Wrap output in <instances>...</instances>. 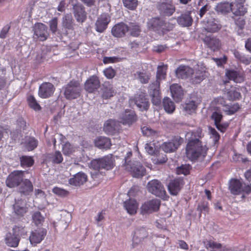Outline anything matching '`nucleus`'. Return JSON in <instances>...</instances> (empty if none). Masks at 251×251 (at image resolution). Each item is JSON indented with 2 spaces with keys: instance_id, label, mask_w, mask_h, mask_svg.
Returning <instances> with one entry per match:
<instances>
[{
  "instance_id": "nucleus-6",
  "label": "nucleus",
  "mask_w": 251,
  "mask_h": 251,
  "mask_svg": "<svg viewBox=\"0 0 251 251\" xmlns=\"http://www.w3.org/2000/svg\"><path fill=\"white\" fill-rule=\"evenodd\" d=\"M125 169L129 172L134 177H141L146 173V169L140 162L132 161L130 164L126 165Z\"/></svg>"
},
{
  "instance_id": "nucleus-55",
  "label": "nucleus",
  "mask_w": 251,
  "mask_h": 251,
  "mask_svg": "<svg viewBox=\"0 0 251 251\" xmlns=\"http://www.w3.org/2000/svg\"><path fill=\"white\" fill-rule=\"evenodd\" d=\"M124 5L130 10L135 9L138 5V0H123Z\"/></svg>"
},
{
  "instance_id": "nucleus-51",
  "label": "nucleus",
  "mask_w": 251,
  "mask_h": 251,
  "mask_svg": "<svg viewBox=\"0 0 251 251\" xmlns=\"http://www.w3.org/2000/svg\"><path fill=\"white\" fill-rule=\"evenodd\" d=\"M141 130L142 133L147 136H155L157 134V132L151 129L150 126H144L141 127Z\"/></svg>"
},
{
  "instance_id": "nucleus-34",
  "label": "nucleus",
  "mask_w": 251,
  "mask_h": 251,
  "mask_svg": "<svg viewBox=\"0 0 251 251\" xmlns=\"http://www.w3.org/2000/svg\"><path fill=\"white\" fill-rule=\"evenodd\" d=\"M243 88L240 86L231 88L226 93V96L229 100H239L241 98L240 91Z\"/></svg>"
},
{
  "instance_id": "nucleus-12",
  "label": "nucleus",
  "mask_w": 251,
  "mask_h": 251,
  "mask_svg": "<svg viewBox=\"0 0 251 251\" xmlns=\"http://www.w3.org/2000/svg\"><path fill=\"white\" fill-rule=\"evenodd\" d=\"M202 41L205 46L213 51L218 50L221 48L220 40L213 35L206 36Z\"/></svg>"
},
{
  "instance_id": "nucleus-1",
  "label": "nucleus",
  "mask_w": 251,
  "mask_h": 251,
  "mask_svg": "<svg viewBox=\"0 0 251 251\" xmlns=\"http://www.w3.org/2000/svg\"><path fill=\"white\" fill-rule=\"evenodd\" d=\"M201 136L202 130L200 128L187 133L186 137L189 142L186 148V154L190 160H194L201 156L203 157L206 156L207 148L202 146L200 141Z\"/></svg>"
},
{
  "instance_id": "nucleus-19",
  "label": "nucleus",
  "mask_w": 251,
  "mask_h": 251,
  "mask_svg": "<svg viewBox=\"0 0 251 251\" xmlns=\"http://www.w3.org/2000/svg\"><path fill=\"white\" fill-rule=\"evenodd\" d=\"M100 86L98 77L95 75L91 76L85 83V89L89 93L96 91Z\"/></svg>"
},
{
  "instance_id": "nucleus-61",
  "label": "nucleus",
  "mask_w": 251,
  "mask_h": 251,
  "mask_svg": "<svg viewBox=\"0 0 251 251\" xmlns=\"http://www.w3.org/2000/svg\"><path fill=\"white\" fill-rule=\"evenodd\" d=\"M51 160L54 163H60L63 160V157L60 151H57L54 152L51 157Z\"/></svg>"
},
{
  "instance_id": "nucleus-22",
  "label": "nucleus",
  "mask_w": 251,
  "mask_h": 251,
  "mask_svg": "<svg viewBox=\"0 0 251 251\" xmlns=\"http://www.w3.org/2000/svg\"><path fill=\"white\" fill-rule=\"evenodd\" d=\"M74 14L77 22H84L86 19V13L83 7L79 3H76L73 6Z\"/></svg>"
},
{
  "instance_id": "nucleus-49",
  "label": "nucleus",
  "mask_w": 251,
  "mask_h": 251,
  "mask_svg": "<svg viewBox=\"0 0 251 251\" xmlns=\"http://www.w3.org/2000/svg\"><path fill=\"white\" fill-rule=\"evenodd\" d=\"M29 106L34 110L37 111L41 109V106L37 102L36 100L32 95H29L27 98Z\"/></svg>"
},
{
  "instance_id": "nucleus-27",
  "label": "nucleus",
  "mask_w": 251,
  "mask_h": 251,
  "mask_svg": "<svg viewBox=\"0 0 251 251\" xmlns=\"http://www.w3.org/2000/svg\"><path fill=\"white\" fill-rule=\"evenodd\" d=\"M87 176L85 174L82 172H78L73 177L69 179V182L74 186H79L83 184L87 181Z\"/></svg>"
},
{
  "instance_id": "nucleus-31",
  "label": "nucleus",
  "mask_w": 251,
  "mask_h": 251,
  "mask_svg": "<svg viewBox=\"0 0 251 251\" xmlns=\"http://www.w3.org/2000/svg\"><path fill=\"white\" fill-rule=\"evenodd\" d=\"M180 145L179 141L175 139L171 142L164 143L162 145V149L166 152H172L175 151Z\"/></svg>"
},
{
  "instance_id": "nucleus-9",
  "label": "nucleus",
  "mask_w": 251,
  "mask_h": 251,
  "mask_svg": "<svg viewBox=\"0 0 251 251\" xmlns=\"http://www.w3.org/2000/svg\"><path fill=\"white\" fill-rule=\"evenodd\" d=\"M246 0H232L231 2V11L236 16H243L247 12Z\"/></svg>"
},
{
  "instance_id": "nucleus-38",
  "label": "nucleus",
  "mask_w": 251,
  "mask_h": 251,
  "mask_svg": "<svg viewBox=\"0 0 251 251\" xmlns=\"http://www.w3.org/2000/svg\"><path fill=\"white\" fill-rule=\"evenodd\" d=\"M38 143V141L34 137H26L24 143V146L26 151H31L37 147Z\"/></svg>"
},
{
  "instance_id": "nucleus-23",
  "label": "nucleus",
  "mask_w": 251,
  "mask_h": 251,
  "mask_svg": "<svg viewBox=\"0 0 251 251\" xmlns=\"http://www.w3.org/2000/svg\"><path fill=\"white\" fill-rule=\"evenodd\" d=\"M172 96L177 102H179L183 96V91L180 85L178 84H173L170 87Z\"/></svg>"
},
{
  "instance_id": "nucleus-11",
  "label": "nucleus",
  "mask_w": 251,
  "mask_h": 251,
  "mask_svg": "<svg viewBox=\"0 0 251 251\" xmlns=\"http://www.w3.org/2000/svg\"><path fill=\"white\" fill-rule=\"evenodd\" d=\"M55 91L54 85L50 82H44L39 87L38 96L42 99L51 97Z\"/></svg>"
},
{
  "instance_id": "nucleus-28",
  "label": "nucleus",
  "mask_w": 251,
  "mask_h": 251,
  "mask_svg": "<svg viewBox=\"0 0 251 251\" xmlns=\"http://www.w3.org/2000/svg\"><path fill=\"white\" fill-rule=\"evenodd\" d=\"M225 75L228 79L236 83H241L244 79L243 75L239 72L232 69L226 70Z\"/></svg>"
},
{
  "instance_id": "nucleus-42",
  "label": "nucleus",
  "mask_w": 251,
  "mask_h": 251,
  "mask_svg": "<svg viewBox=\"0 0 251 251\" xmlns=\"http://www.w3.org/2000/svg\"><path fill=\"white\" fill-rule=\"evenodd\" d=\"M163 104L164 110L168 113L171 114L175 110L174 103L168 97H166L163 99Z\"/></svg>"
},
{
  "instance_id": "nucleus-8",
  "label": "nucleus",
  "mask_w": 251,
  "mask_h": 251,
  "mask_svg": "<svg viewBox=\"0 0 251 251\" xmlns=\"http://www.w3.org/2000/svg\"><path fill=\"white\" fill-rule=\"evenodd\" d=\"M160 205V201L154 199L145 202L141 207V213L142 214L150 213L156 211Z\"/></svg>"
},
{
  "instance_id": "nucleus-60",
  "label": "nucleus",
  "mask_w": 251,
  "mask_h": 251,
  "mask_svg": "<svg viewBox=\"0 0 251 251\" xmlns=\"http://www.w3.org/2000/svg\"><path fill=\"white\" fill-rule=\"evenodd\" d=\"M190 166L189 165H182L180 167H177L176 173L178 175L183 174L186 175L189 174Z\"/></svg>"
},
{
  "instance_id": "nucleus-14",
  "label": "nucleus",
  "mask_w": 251,
  "mask_h": 251,
  "mask_svg": "<svg viewBox=\"0 0 251 251\" xmlns=\"http://www.w3.org/2000/svg\"><path fill=\"white\" fill-rule=\"evenodd\" d=\"M120 122L125 125L130 126L137 120V116L134 111L126 110L120 117Z\"/></svg>"
},
{
  "instance_id": "nucleus-21",
  "label": "nucleus",
  "mask_w": 251,
  "mask_h": 251,
  "mask_svg": "<svg viewBox=\"0 0 251 251\" xmlns=\"http://www.w3.org/2000/svg\"><path fill=\"white\" fill-rule=\"evenodd\" d=\"M182 179L176 178L172 180L168 186V190L172 195H176L183 185Z\"/></svg>"
},
{
  "instance_id": "nucleus-48",
  "label": "nucleus",
  "mask_w": 251,
  "mask_h": 251,
  "mask_svg": "<svg viewBox=\"0 0 251 251\" xmlns=\"http://www.w3.org/2000/svg\"><path fill=\"white\" fill-rule=\"evenodd\" d=\"M21 165L23 167H30L33 165L34 160L31 156L23 155L20 158Z\"/></svg>"
},
{
  "instance_id": "nucleus-32",
  "label": "nucleus",
  "mask_w": 251,
  "mask_h": 251,
  "mask_svg": "<svg viewBox=\"0 0 251 251\" xmlns=\"http://www.w3.org/2000/svg\"><path fill=\"white\" fill-rule=\"evenodd\" d=\"M19 186V191L24 195H27L33 190V186L31 182L27 179H24Z\"/></svg>"
},
{
  "instance_id": "nucleus-50",
  "label": "nucleus",
  "mask_w": 251,
  "mask_h": 251,
  "mask_svg": "<svg viewBox=\"0 0 251 251\" xmlns=\"http://www.w3.org/2000/svg\"><path fill=\"white\" fill-rule=\"evenodd\" d=\"M197 105L194 100L189 101L184 105V110L188 113L190 114L195 111Z\"/></svg>"
},
{
  "instance_id": "nucleus-46",
  "label": "nucleus",
  "mask_w": 251,
  "mask_h": 251,
  "mask_svg": "<svg viewBox=\"0 0 251 251\" xmlns=\"http://www.w3.org/2000/svg\"><path fill=\"white\" fill-rule=\"evenodd\" d=\"M128 26V31H129L130 34L134 37H137L139 35L141 32V28L139 25L130 23Z\"/></svg>"
},
{
  "instance_id": "nucleus-30",
  "label": "nucleus",
  "mask_w": 251,
  "mask_h": 251,
  "mask_svg": "<svg viewBox=\"0 0 251 251\" xmlns=\"http://www.w3.org/2000/svg\"><path fill=\"white\" fill-rule=\"evenodd\" d=\"M147 236V232L145 228L136 230L132 238L133 247H134L136 245L140 243Z\"/></svg>"
},
{
  "instance_id": "nucleus-36",
  "label": "nucleus",
  "mask_w": 251,
  "mask_h": 251,
  "mask_svg": "<svg viewBox=\"0 0 251 251\" xmlns=\"http://www.w3.org/2000/svg\"><path fill=\"white\" fill-rule=\"evenodd\" d=\"M205 71L200 70L197 71L195 72L194 71L193 75L190 77V82L194 84L200 83L205 78Z\"/></svg>"
},
{
  "instance_id": "nucleus-15",
  "label": "nucleus",
  "mask_w": 251,
  "mask_h": 251,
  "mask_svg": "<svg viewBox=\"0 0 251 251\" xmlns=\"http://www.w3.org/2000/svg\"><path fill=\"white\" fill-rule=\"evenodd\" d=\"M34 35L40 41H45L48 36V27L43 24L37 23L35 25Z\"/></svg>"
},
{
  "instance_id": "nucleus-45",
  "label": "nucleus",
  "mask_w": 251,
  "mask_h": 251,
  "mask_svg": "<svg viewBox=\"0 0 251 251\" xmlns=\"http://www.w3.org/2000/svg\"><path fill=\"white\" fill-rule=\"evenodd\" d=\"M175 7L169 4H163L161 6V12L165 16H170L175 12Z\"/></svg>"
},
{
  "instance_id": "nucleus-25",
  "label": "nucleus",
  "mask_w": 251,
  "mask_h": 251,
  "mask_svg": "<svg viewBox=\"0 0 251 251\" xmlns=\"http://www.w3.org/2000/svg\"><path fill=\"white\" fill-rule=\"evenodd\" d=\"M124 206L129 214L133 215L137 212L138 203L134 199H129L124 202Z\"/></svg>"
},
{
  "instance_id": "nucleus-17",
  "label": "nucleus",
  "mask_w": 251,
  "mask_h": 251,
  "mask_svg": "<svg viewBox=\"0 0 251 251\" xmlns=\"http://www.w3.org/2000/svg\"><path fill=\"white\" fill-rule=\"evenodd\" d=\"M127 31H128V26L123 22L116 24L111 29L112 35L116 38L125 36Z\"/></svg>"
},
{
  "instance_id": "nucleus-39",
  "label": "nucleus",
  "mask_w": 251,
  "mask_h": 251,
  "mask_svg": "<svg viewBox=\"0 0 251 251\" xmlns=\"http://www.w3.org/2000/svg\"><path fill=\"white\" fill-rule=\"evenodd\" d=\"M15 213L19 216H23L26 212L24 201L20 200L16 201L13 205Z\"/></svg>"
},
{
  "instance_id": "nucleus-40",
  "label": "nucleus",
  "mask_w": 251,
  "mask_h": 251,
  "mask_svg": "<svg viewBox=\"0 0 251 251\" xmlns=\"http://www.w3.org/2000/svg\"><path fill=\"white\" fill-rule=\"evenodd\" d=\"M73 20L71 14H67L63 17L62 26L67 30L74 29Z\"/></svg>"
},
{
  "instance_id": "nucleus-62",
  "label": "nucleus",
  "mask_w": 251,
  "mask_h": 251,
  "mask_svg": "<svg viewBox=\"0 0 251 251\" xmlns=\"http://www.w3.org/2000/svg\"><path fill=\"white\" fill-rule=\"evenodd\" d=\"M211 118L214 120L215 124L216 125L220 123L223 118V115L221 112L215 111L212 113Z\"/></svg>"
},
{
  "instance_id": "nucleus-52",
  "label": "nucleus",
  "mask_w": 251,
  "mask_h": 251,
  "mask_svg": "<svg viewBox=\"0 0 251 251\" xmlns=\"http://www.w3.org/2000/svg\"><path fill=\"white\" fill-rule=\"evenodd\" d=\"M32 221L36 226H39L42 224L44 221V217L39 212L33 213L32 216Z\"/></svg>"
},
{
  "instance_id": "nucleus-24",
  "label": "nucleus",
  "mask_w": 251,
  "mask_h": 251,
  "mask_svg": "<svg viewBox=\"0 0 251 251\" xmlns=\"http://www.w3.org/2000/svg\"><path fill=\"white\" fill-rule=\"evenodd\" d=\"M203 24L204 29L209 32H216L221 28V26L218 24L217 21L212 18L204 21Z\"/></svg>"
},
{
  "instance_id": "nucleus-26",
  "label": "nucleus",
  "mask_w": 251,
  "mask_h": 251,
  "mask_svg": "<svg viewBox=\"0 0 251 251\" xmlns=\"http://www.w3.org/2000/svg\"><path fill=\"white\" fill-rule=\"evenodd\" d=\"M161 24H163V19L158 17L152 18L147 22L149 29L158 33H160Z\"/></svg>"
},
{
  "instance_id": "nucleus-10",
  "label": "nucleus",
  "mask_w": 251,
  "mask_h": 251,
  "mask_svg": "<svg viewBox=\"0 0 251 251\" xmlns=\"http://www.w3.org/2000/svg\"><path fill=\"white\" fill-rule=\"evenodd\" d=\"M229 190L233 195H239L243 192L246 193L247 185L243 186L242 181L238 179H231L229 182Z\"/></svg>"
},
{
  "instance_id": "nucleus-64",
  "label": "nucleus",
  "mask_w": 251,
  "mask_h": 251,
  "mask_svg": "<svg viewBox=\"0 0 251 251\" xmlns=\"http://www.w3.org/2000/svg\"><path fill=\"white\" fill-rule=\"evenodd\" d=\"M114 95V91L111 87L105 88L102 93V97L104 99H108L112 97Z\"/></svg>"
},
{
  "instance_id": "nucleus-13",
  "label": "nucleus",
  "mask_w": 251,
  "mask_h": 251,
  "mask_svg": "<svg viewBox=\"0 0 251 251\" xmlns=\"http://www.w3.org/2000/svg\"><path fill=\"white\" fill-rule=\"evenodd\" d=\"M47 234V230L43 228H39L31 232L29 236L30 242L32 245H36L41 242Z\"/></svg>"
},
{
  "instance_id": "nucleus-20",
  "label": "nucleus",
  "mask_w": 251,
  "mask_h": 251,
  "mask_svg": "<svg viewBox=\"0 0 251 251\" xmlns=\"http://www.w3.org/2000/svg\"><path fill=\"white\" fill-rule=\"evenodd\" d=\"M193 74L194 70L185 65H180L176 70V76L182 79L190 78V76Z\"/></svg>"
},
{
  "instance_id": "nucleus-16",
  "label": "nucleus",
  "mask_w": 251,
  "mask_h": 251,
  "mask_svg": "<svg viewBox=\"0 0 251 251\" xmlns=\"http://www.w3.org/2000/svg\"><path fill=\"white\" fill-rule=\"evenodd\" d=\"M110 22V17L107 14H101L97 19L95 25L97 31L101 33L107 28L108 24Z\"/></svg>"
},
{
  "instance_id": "nucleus-7",
  "label": "nucleus",
  "mask_w": 251,
  "mask_h": 251,
  "mask_svg": "<svg viewBox=\"0 0 251 251\" xmlns=\"http://www.w3.org/2000/svg\"><path fill=\"white\" fill-rule=\"evenodd\" d=\"M25 171H15L12 172L6 180V186L9 188L18 186L24 180Z\"/></svg>"
},
{
  "instance_id": "nucleus-54",
  "label": "nucleus",
  "mask_w": 251,
  "mask_h": 251,
  "mask_svg": "<svg viewBox=\"0 0 251 251\" xmlns=\"http://www.w3.org/2000/svg\"><path fill=\"white\" fill-rule=\"evenodd\" d=\"M174 27V25L169 22H166L163 19V24H161V26L160 30V33H165L166 32L172 30Z\"/></svg>"
},
{
  "instance_id": "nucleus-41",
  "label": "nucleus",
  "mask_w": 251,
  "mask_h": 251,
  "mask_svg": "<svg viewBox=\"0 0 251 251\" xmlns=\"http://www.w3.org/2000/svg\"><path fill=\"white\" fill-rule=\"evenodd\" d=\"M206 248H210V251H227L226 246H223L221 244L213 241H209L206 244Z\"/></svg>"
},
{
  "instance_id": "nucleus-4",
  "label": "nucleus",
  "mask_w": 251,
  "mask_h": 251,
  "mask_svg": "<svg viewBox=\"0 0 251 251\" xmlns=\"http://www.w3.org/2000/svg\"><path fill=\"white\" fill-rule=\"evenodd\" d=\"M148 191L156 197L165 200L167 198L166 192L161 183L157 179L150 181L147 184Z\"/></svg>"
},
{
  "instance_id": "nucleus-57",
  "label": "nucleus",
  "mask_w": 251,
  "mask_h": 251,
  "mask_svg": "<svg viewBox=\"0 0 251 251\" xmlns=\"http://www.w3.org/2000/svg\"><path fill=\"white\" fill-rule=\"evenodd\" d=\"M13 230L14 234L20 238L21 236L26 235L27 233V230L22 226H15L13 228Z\"/></svg>"
},
{
  "instance_id": "nucleus-58",
  "label": "nucleus",
  "mask_w": 251,
  "mask_h": 251,
  "mask_svg": "<svg viewBox=\"0 0 251 251\" xmlns=\"http://www.w3.org/2000/svg\"><path fill=\"white\" fill-rule=\"evenodd\" d=\"M145 149L146 151L151 155L154 154L157 151V148L155 146L154 143L151 142L147 143L145 145Z\"/></svg>"
},
{
  "instance_id": "nucleus-53",
  "label": "nucleus",
  "mask_w": 251,
  "mask_h": 251,
  "mask_svg": "<svg viewBox=\"0 0 251 251\" xmlns=\"http://www.w3.org/2000/svg\"><path fill=\"white\" fill-rule=\"evenodd\" d=\"M135 75L142 83H147L150 79L149 75L146 73L137 72Z\"/></svg>"
},
{
  "instance_id": "nucleus-5",
  "label": "nucleus",
  "mask_w": 251,
  "mask_h": 251,
  "mask_svg": "<svg viewBox=\"0 0 251 251\" xmlns=\"http://www.w3.org/2000/svg\"><path fill=\"white\" fill-rule=\"evenodd\" d=\"M81 90L79 83L72 80L64 87V94L67 99H75L80 96Z\"/></svg>"
},
{
  "instance_id": "nucleus-63",
  "label": "nucleus",
  "mask_w": 251,
  "mask_h": 251,
  "mask_svg": "<svg viewBox=\"0 0 251 251\" xmlns=\"http://www.w3.org/2000/svg\"><path fill=\"white\" fill-rule=\"evenodd\" d=\"M62 151L64 154L69 155L73 152L74 150L72 145L69 143H66L63 145Z\"/></svg>"
},
{
  "instance_id": "nucleus-33",
  "label": "nucleus",
  "mask_w": 251,
  "mask_h": 251,
  "mask_svg": "<svg viewBox=\"0 0 251 251\" xmlns=\"http://www.w3.org/2000/svg\"><path fill=\"white\" fill-rule=\"evenodd\" d=\"M20 238L14 234L8 233L6 234L5 241L6 244L10 247H17L19 243Z\"/></svg>"
},
{
  "instance_id": "nucleus-3",
  "label": "nucleus",
  "mask_w": 251,
  "mask_h": 251,
  "mask_svg": "<svg viewBox=\"0 0 251 251\" xmlns=\"http://www.w3.org/2000/svg\"><path fill=\"white\" fill-rule=\"evenodd\" d=\"M115 160L112 154H108L103 157L94 159L90 164V167L95 170L104 169L106 170L112 169L115 166Z\"/></svg>"
},
{
  "instance_id": "nucleus-47",
  "label": "nucleus",
  "mask_w": 251,
  "mask_h": 251,
  "mask_svg": "<svg viewBox=\"0 0 251 251\" xmlns=\"http://www.w3.org/2000/svg\"><path fill=\"white\" fill-rule=\"evenodd\" d=\"M240 108V106L238 103H235L233 104L228 105L226 104L224 108V111L228 115H231L234 114Z\"/></svg>"
},
{
  "instance_id": "nucleus-43",
  "label": "nucleus",
  "mask_w": 251,
  "mask_h": 251,
  "mask_svg": "<svg viewBox=\"0 0 251 251\" xmlns=\"http://www.w3.org/2000/svg\"><path fill=\"white\" fill-rule=\"evenodd\" d=\"M226 105V101L225 99L222 97L215 98L211 102V106L214 109L218 110L221 107L225 108Z\"/></svg>"
},
{
  "instance_id": "nucleus-37",
  "label": "nucleus",
  "mask_w": 251,
  "mask_h": 251,
  "mask_svg": "<svg viewBox=\"0 0 251 251\" xmlns=\"http://www.w3.org/2000/svg\"><path fill=\"white\" fill-rule=\"evenodd\" d=\"M135 103L141 111L147 110L149 107L148 100L143 95H140L138 97L136 98Z\"/></svg>"
},
{
  "instance_id": "nucleus-59",
  "label": "nucleus",
  "mask_w": 251,
  "mask_h": 251,
  "mask_svg": "<svg viewBox=\"0 0 251 251\" xmlns=\"http://www.w3.org/2000/svg\"><path fill=\"white\" fill-rule=\"evenodd\" d=\"M52 192L60 197H65L69 194L68 191L58 187H54L52 189Z\"/></svg>"
},
{
  "instance_id": "nucleus-35",
  "label": "nucleus",
  "mask_w": 251,
  "mask_h": 251,
  "mask_svg": "<svg viewBox=\"0 0 251 251\" xmlns=\"http://www.w3.org/2000/svg\"><path fill=\"white\" fill-rule=\"evenodd\" d=\"M192 21V18L191 17L190 13H188L181 14L177 19L178 24L183 27L191 25Z\"/></svg>"
},
{
  "instance_id": "nucleus-2",
  "label": "nucleus",
  "mask_w": 251,
  "mask_h": 251,
  "mask_svg": "<svg viewBox=\"0 0 251 251\" xmlns=\"http://www.w3.org/2000/svg\"><path fill=\"white\" fill-rule=\"evenodd\" d=\"M167 66L162 64L157 67L156 80L150 86L149 93L151 97V101L154 105H157L160 103V80L164 79L166 75Z\"/></svg>"
},
{
  "instance_id": "nucleus-18",
  "label": "nucleus",
  "mask_w": 251,
  "mask_h": 251,
  "mask_svg": "<svg viewBox=\"0 0 251 251\" xmlns=\"http://www.w3.org/2000/svg\"><path fill=\"white\" fill-rule=\"evenodd\" d=\"M119 129V123L115 120L106 121L103 126V130L108 135H113Z\"/></svg>"
},
{
  "instance_id": "nucleus-56",
  "label": "nucleus",
  "mask_w": 251,
  "mask_h": 251,
  "mask_svg": "<svg viewBox=\"0 0 251 251\" xmlns=\"http://www.w3.org/2000/svg\"><path fill=\"white\" fill-rule=\"evenodd\" d=\"M122 58L118 56H105L103 58L104 64L115 63L122 61Z\"/></svg>"
},
{
  "instance_id": "nucleus-29",
  "label": "nucleus",
  "mask_w": 251,
  "mask_h": 251,
  "mask_svg": "<svg viewBox=\"0 0 251 251\" xmlns=\"http://www.w3.org/2000/svg\"><path fill=\"white\" fill-rule=\"evenodd\" d=\"M94 143L95 146L100 149H109L112 145L109 138L103 136L97 138Z\"/></svg>"
},
{
  "instance_id": "nucleus-44",
  "label": "nucleus",
  "mask_w": 251,
  "mask_h": 251,
  "mask_svg": "<svg viewBox=\"0 0 251 251\" xmlns=\"http://www.w3.org/2000/svg\"><path fill=\"white\" fill-rule=\"evenodd\" d=\"M216 10L218 12L222 13H227L231 11V3L227 2L218 3L216 7Z\"/></svg>"
}]
</instances>
